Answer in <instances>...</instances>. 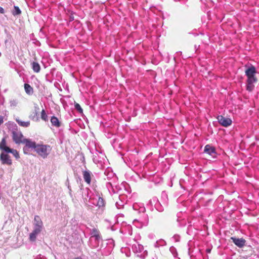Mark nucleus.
Masks as SVG:
<instances>
[{
  "instance_id": "1",
  "label": "nucleus",
  "mask_w": 259,
  "mask_h": 259,
  "mask_svg": "<svg viewBox=\"0 0 259 259\" xmlns=\"http://www.w3.org/2000/svg\"><path fill=\"white\" fill-rule=\"evenodd\" d=\"M18 143H22L25 145L23 147V151L25 154L29 153V149H34L35 150L37 146L35 142L30 139L25 138L21 132H17V144Z\"/></svg>"
},
{
  "instance_id": "2",
  "label": "nucleus",
  "mask_w": 259,
  "mask_h": 259,
  "mask_svg": "<svg viewBox=\"0 0 259 259\" xmlns=\"http://www.w3.org/2000/svg\"><path fill=\"white\" fill-rule=\"evenodd\" d=\"M51 147L49 145L37 144L35 147V151L42 158L47 157L51 151Z\"/></svg>"
},
{
  "instance_id": "3",
  "label": "nucleus",
  "mask_w": 259,
  "mask_h": 259,
  "mask_svg": "<svg viewBox=\"0 0 259 259\" xmlns=\"http://www.w3.org/2000/svg\"><path fill=\"white\" fill-rule=\"evenodd\" d=\"M245 67L246 68L245 73V75L247 77V80H249L250 81L251 80L257 81V78L255 76V75L256 73L255 67L252 65H250L249 66L245 65Z\"/></svg>"
},
{
  "instance_id": "4",
  "label": "nucleus",
  "mask_w": 259,
  "mask_h": 259,
  "mask_svg": "<svg viewBox=\"0 0 259 259\" xmlns=\"http://www.w3.org/2000/svg\"><path fill=\"white\" fill-rule=\"evenodd\" d=\"M0 150L7 153H13L14 156H16L15 151L7 146L6 137H4L0 142Z\"/></svg>"
},
{
  "instance_id": "5",
  "label": "nucleus",
  "mask_w": 259,
  "mask_h": 259,
  "mask_svg": "<svg viewBox=\"0 0 259 259\" xmlns=\"http://www.w3.org/2000/svg\"><path fill=\"white\" fill-rule=\"evenodd\" d=\"M43 229V223L40 217L38 215H35L34 218L33 222V230L35 232H40Z\"/></svg>"
},
{
  "instance_id": "6",
  "label": "nucleus",
  "mask_w": 259,
  "mask_h": 259,
  "mask_svg": "<svg viewBox=\"0 0 259 259\" xmlns=\"http://www.w3.org/2000/svg\"><path fill=\"white\" fill-rule=\"evenodd\" d=\"M145 218L140 219H135L133 221V224L137 228H141L143 226H146L148 224V218L146 215H144Z\"/></svg>"
},
{
  "instance_id": "7",
  "label": "nucleus",
  "mask_w": 259,
  "mask_h": 259,
  "mask_svg": "<svg viewBox=\"0 0 259 259\" xmlns=\"http://www.w3.org/2000/svg\"><path fill=\"white\" fill-rule=\"evenodd\" d=\"M91 237L90 238V241H91L93 238L95 239L96 245L94 246V247H96L98 244L99 241L102 239L100 232L97 229L94 228L91 232Z\"/></svg>"
},
{
  "instance_id": "8",
  "label": "nucleus",
  "mask_w": 259,
  "mask_h": 259,
  "mask_svg": "<svg viewBox=\"0 0 259 259\" xmlns=\"http://www.w3.org/2000/svg\"><path fill=\"white\" fill-rule=\"evenodd\" d=\"M217 119L219 123L224 127H228L232 123L230 118H226L222 115L218 116Z\"/></svg>"
},
{
  "instance_id": "9",
  "label": "nucleus",
  "mask_w": 259,
  "mask_h": 259,
  "mask_svg": "<svg viewBox=\"0 0 259 259\" xmlns=\"http://www.w3.org/2000/svg\"><path fill=\"white\" fill-rule=\"evenodd\" d=\"M8 154L2 152L0 155V160L3 164L10 165L12 163V160Z\"/></svg>"
},
{
  "instance_id": "10",
  "label": "nucleus",
  "mask_w": 259,
  "mask_h": 259,
  "mask_svg": "<svg viewBox=\"0 0 259 259\" xmlns=\"http://www.w3.org/2000/svg\"><path fill=\"white\" fill-rule=\"evenodd\" d=\"M231 239L233 242L238 247L241 248L245 245L246 241L243 238H237L236 237H232Z\"/></svg>"
},
{
  "instance_id": "11",
  "label": "nucleus",
  "mask_w": 259,
  "mask_h": 259,
  "mask_svg": "<svg viewBox=\"0 0 259 259\" xmlns=\"http://www.w3.org/2000/svg\"><path fill=\"white\" fill-rule=\"evenodd\" d=\"M204 152L213 157H214L215 154V148L209 145H206L205 146Z\"/></svg>"
},
{
  "instance_id": "12",
  "label": "nucleus",
  "mask_w": 259,
  "mask_h": 259,
  "mask_svg": "<svg viewBox=\"0 0 259 259\" xmlns=\"http://www.w3.org/2000/svg\"><path fill=\"white\" fill-rule=\"evenodd\" d=\"M91 172L89 170H85L83 171V178L84 181L90 184L91 181Z\"/></svg>"
},
{
  "instance_id": "13",
  "label": "nucleus",
  "mask_w": 259,
  "mask_h": 259,
  "mask_svg": "<svg viewBox=\"0 0 259 259\" xmlns=\"http://www.w3.org/2000/svg\"><path fill=\"white\" fill-rule=\"evenodd\" d=\"M132 249L135 252H141L143 249V246L140 244L136 243L132 245Z\"/></svg>"
},
{
  "instance_id": "14",
  "label": "nucleus",
  "mask_w": 259,
  "mask_h": 259,
  "mask_svg": "<svg viewBox=\"0 0 259 259\" xmlns=\"http://www.w3.org/2000/svg\"><path fill=\"white\" fill-rule=\"evenodd\" d=\"M24 90L26 93L28 95H31L33 93V88L29 84H24Z\"/></svg>"
},
{
  "instance_id": "15",
  "label": "nucleus",
  "mask_w": 259,
  "mask_h": 259,
  "mask_svg": "<svg viewBox=\"0 0 259 259\" xmlns=\"http://www.w3.org/2000/svg\"><path fill=\"white\" fill-rule=\"evenodd\" d=\"M51 122L53 126H55L56 127H58L60 126V121H59L58 119L54 116L51 117Z\"/></svg>"
},
{
  "instance_id": "16",
  "label": "nucleus",
  "mask_w": 259,
  "mask_h": 259,
  "mask_svg": "<svg viewBox=\"0 0 259 259\" xmlns=\"http://www.w3.org/2000/svg\"><path fill=\"white\" fill-rule=\"evenodd\" d=\"M257 81H253L251 80L250 81L249 80H247V87L246 89L247 91L251 92L253 90L254 88L253 83L256 82Z\"/></svg>"
},
{
  "instance_id": "17",
  "label": "nucleus",
  "mask_w": 259,
  "mask_h": 259,
  "mask_svg": "<svg viewBox=\"0 0 259 259\" xmlns=\"http://www.w3.org/2000/svg\"><path fill=\"white\" fill-rule=\"evenodd\" d=\"M39 232H35L34 230L30 234L29 239L31 241H34L36 238L37 235L39 233Z\"/></svg>"
},
{
  "instance_id": "18",
  "label": "nucleus",
  "mask_w": 259,
  "mask_h": 259,
  "mask_svg": "<svg viewBox=\"0 0 259 259\" xmlns=\"http://www.w3.org/2000/svg\"><path fill=\"white\" fill-rule=\"evenodd\" d=\"M32 67L33 70L34 72L37 73L39 72L40 67L39 64L38 63L33 62L32 63Z\"/></svg>"
},
{
  "instance_id": "19",
  "label": "nucleus",
  "mask_w": 259,
  "mask_h": 259,
  "mask_svg": "<svg viewBox=\"0 0 259 259\" xmlns=\"http://www.w3.org/2000/svg\"><path fill=\"white\" fill-rule=\"evenodd\" d=\"M17 123H18L20 126L23 127H28L30 125V121H22L21 120H19L17 119Z\"/></svg>"
},
{
  "instance_id": "20",
  "label": "nucleus",
  "mask_w": 259,
  "mask_h": 259,
  "mask_svg": "<svg viewBox=\"0 0 259 259\" xmlns=\"http://www.w3.org/2000/svg\"><path fill=\"white\" fill-rule=\"evenodd\" d=\"M166 244V242L163 240H159L156 241L154 244V246L155 247H159V246H162Z\"/></svg>"
},
{
  "instance_id": "21",
  "label": "nucleus",
  "mask_w": 259,
  "mask_h": 259,
  "mask_svg": "<svg viewBox=\"0 0 259 259\" xmlns=\"http://www.w3.org/2000/svg\"><path fill=\"white\" fill-rule=\"evenodd\" d=\"M89 189L88 188H85L83 190L82 192V197L85 200H87L88 198L89 197Z\"/></svg>"
},
{
  "instance_id": "22",
  "label": "nucleus",
  "mask_w": 259,
  "mask_h": 259,
  "mask_svg": "<svg viewBox=\"0 0 259 259\" xmlns=\"http://www.w3.org/2000/svg\"><path fill=\"white\" fill-rule=\"evenodd\" d=\"M41 118L45 121H47L48 120V115L44 109H43L41 112Z\"/></svg>"
},
{
  "instance_id": "23",
  "label": "nucleus",
  "mask_w": 259,
  "mask_h": 259,
  "mask_svg": "<svg viewBox=\"0 0 259 259\" xmlns=\"http://www.w3.org/2000/svg\"><path fill=\"white\" fill-rule=\"evenodd\" d=\"M104 204V200L102 198L99 197L98 201L97 202V205L99 207L103 206Z\"/></svg>"
},
{
  "instance_id": "24",
  "label": "nucleus",
  "mask_w": 259,
  "mask_h": 259,
  "mask_svg": "<svg viewBox=\"0 0 259 259\" xmlns=\"http://www.w3.org/2000/svg\"><path fill=\"white\" fill-rule=\"evenodd\" d=\"M75 108L79 112L82 113V109L81 108L80 106L78 103L75 104Z\"/></svg>"
},
{
  "instance_id": "25",
  "label": "nucleus",
  "mask_w": 259,
  "mask_h": 259,
  "mask_svg": "<svg viewBox=\"0 0 259 259\" xmlns=\"http://www.w3.org/2000/svg\"><path fill=\"white\" fill-rule=\"evenodd\" d=\"M35 259H47L46 257L44 256L41 255V254L38 255Z\"/></svg>"
},
{
  "instance_id": "26",
  "label": "nucleus",
  "mask_w": 259,
  "mask_h": 259,
  "mask_svg": "<svg viewBox=\"0 0 259 259\" xmlns=\"http://www.w3.org/2000/svg\"><path fill=\"white\" fill-rule=\"evenodd\" d=\"M13 140L16 142V134L15 132H13Z\"/></svg>"
},
{
  "instance_id": "27",
  "label": "nucleus",
  "mask_w": 259,
  "mask_h": 259,
  "mask_svg": "<svg viewBox=\"0 0 259 259\" xmlns=\"http://www.w3.org/2000/svg\"><path fill=\"white\" fill-rule=\"evenodd\" d=\"M21 13L20 9L17 7V15Z\"/></svg>"
},
{
  "instance_id": "28",
  "label": "nucleus",
  "mask_w": 259,
  "mask_h": 259,
  "mask_svg": "<svg viewBox=\"0 0 259 259\" xmlns=\"http://www.w3.org/2000/svg\"><path fill=\"white\" fill-rule=\"evenodd\" d=\"M14 8L15 11L13 12V14L15 15L16 14V6H14Z\"/></svg>"
},
{
  "instance_id": "29",
  "label": "nucleus",
  "mask_w": 259,
  "mask_h": 259,
  "mask_svg": "<svg viewBox=\"0 0 259 259\" xmlns=\"http://www.w3.org/2000/svg\"><path fill=\"white\" fill-rule=\"evenodd\" d=\"M0 13H4V10L2 7H0Z\"/></svg>"
},
{
  "instance_id": "30",
  "label": "nucleus",
  "mask_w": 259,
  "mask_h": 259,
  "mask_svg": "<svg viewBox=\"0 0 259 259\" xmlns=\"http://www.w3.org/2000/svg\"><path fill=\"white\" fill-rule=\"evenodd\" d=\"M137 204H135L133 205V208L134 209L137 210Z\"/></svg>"
},
{
  "instance_id": "31",
  "label": "nucleus",
  "mask_w": 259,
  "mask_h": 259,
  "mask_svg": "<svg viewBox=\"0 0 259 259\" xmlns=\"http://www.w3.org/2000/svg\"><path fill=\"white\" fill-rule=\"evenodd\" d=\"M145 210V208L144 207H141V211L144 212Z\"/></svg>"
},
{
  "instance_id": "32",
  "label": "nucleus",
  "mask_w": 259,
  "mask_h": 259,
  "mask_svg": "<svg viewBox=\"0 0 259 259\" xmlns=\"http://www.w3.org/2000/svg\"><path fill=\"white\" fill-rule=\"evenodd\" d=\"M157 209L158 211H162V209H160V208H157Z\"/></svg>"
},
{
  "instance_id": "33",
  "label": "nucleus",
  "mask_w": 259,
  "mask_h": 259,
  "mask_svg": "<svg viewBox=\"0 0 259 259\" xmlns=\"http://www.w3.org/2000/svg\"><path fill=\"white\" fill-rule=\"evenodd\" d=\"M75 259H82V258H80V257H76V258H75Z\"/></svg>"
},
{
  "instance_id": "34",
  "label": "nucleus",
  "mask_w": 259,
  "mask_h": 259,
  "mask_svg": "<svg viewBox=\"0 0 259 259\" xmlns=\"http://www.w3.org/2000/svg\"><path fill=\"white\" fill-rule=\"evenodd\" d=\"M210 250H207L208 252H210Z\"/></svg>"
}]
</instances>
